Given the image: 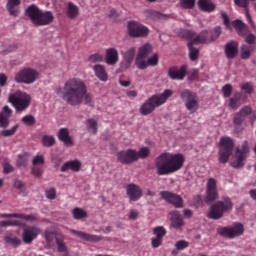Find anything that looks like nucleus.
Here are the masks:
<instances>
[{
  "label": "nucleus",
  "instance_id": "6",
  "mask_svg": "<svg viewBox=\"0 0 256 256\" xmlns=\"http://www.w3.org/2000/svg\"><path fill=\"white\" fill-rule=\"evenodd\" d=\"M233 208V203L229 198L222 201L216 202L210 208V213H208V218L218 220L223 217L224 213L229 212Z\"/></svg>",
  "mask_w": 256,
  "mask_h": 256
},
{
  "label": "nucleus",
  "instance_id": "48",
  "mask_svg": "<svg viewBox=\"0 0 256 256\" xmlns=\"http://www.w3.org/2000/svg\"><path fill=\"white\" fill-rule=\"evenodd\" d=\"M206 191H217V182L215 179H208V183L206 184Z\"/></svg>",
  "mask_w": 256,
  "mask_h": 256
},
{
  "label": "nucleus",
  "instance_id": "2",
  "mask_svg": "<svg viewBox=\"0 0 256 256\" xmlns=\"http://www.w3.org/2000/svg\"><path fill=\"white\" fill-rule=\"evenodd\" d=\"M185 162V158L181 154L164 153L156 160L157 173L159 175H169L180 170Z\"/></svg>",
  "mask_w": 256,
  "mask_h": 256
},
{
  "label": "nucleus",
  "instance_id": "16",
  "mask_svg": "<svg viewBox=\"0 0 256 256\" xmlns=\"http://www.w3.org/2000/svg\"><path fill=\"white\" fill-rule=\"evenodd\" d=\"M40 233L41 229L39 227L27 226L23 229L22 239L26 244H31Z\"/></svg>",
  "mask_w": 256,
  "mask_h": 256
},
{
  "label": "nucleus",
  "instance_id": "61",
  "mask_svg": "<svg viewBox=\"0 0 256 256\" xmlns=\"http://www.w3.org/2000/svg\"><path fill=\"white\" fill-rule=\"evenodd\" d=\"M234 4L241 8H246L248 6V0H234Z\"/></svg>",
  "mask_w": 256,
  "mask_h": 256
},
{
  "label": "nucleus",
  "instance_id": "39",
  "mask_svg": "<svg viewBox=\"0 0 256 256\" xmlns=\"http://www.w3.org/2000/svg\"><path fill=\"white\" fill-rule=\"evenodd\" d=\"M247 33H248V28L246 27L245 32H243V34H241V36H244L245 43H247L248 45L255 44V42H256L255 34H247Z\"/></svg>",
  "mask_w": 256,
  "mask_h": 256
},
{
  "label": "nucleus",
  "instance_id": "19",
  "mask_svg": "<svg viewBox=\"0 0 256 256\" xmlns=\"http://www.w3.org/2000/svg\"><path fill=\"white\" fill-rule=\"evenodd\" d=\"M127 196L131 201H138L143 196V190L136 184H130L126 187Z\"/></svg>",
  "mask_w": 256,
  "mask_h": 256
},
{
  "label": "nucleus",
  "instance_id": "33",
  "mask_svg": "<svg viewBox=\"0 0 256 256\" xmlns=\"http://www.w3.org/2000/svg\"><path fill=\"white\" fill-rule=\"evenodd\" d=\"M152 51H153V46H151V44H148V43L142 44V46L138 47L136 56L148 58V56L152 53Z\"/></svg>",
  "mask_w": 256,
  "mask_h": 256
},
{
  "label": "nucleus",
  "instance_id": "4",
  "mask_svg": "<svg viewBox=\"0 0 256 256\" xmlns=\"http://www.w3.org/2000/svg\"><path fill=\"white\" fill-rule=\"evenodd\" d=\"M172 95L173 92L171 90H166L160 95L153 96L141 106L140 113L144 116L151 114L156 107L165 104Z\"/></svg>",
  "mask_w": 256,
  "mask_h": 256
},
{
  "label": "nucleus",
  "instance_id": "52",
  "mask_svg": "<svg viewBox=\"0 0 256 256\" xmlns=\"http://www.w3.org/2000/svg\"><path fill=\"white\" fill-rule=\"evenodd\" d=\"M145 15L146 17L151 18L153 20L162 17V14H159V12H154V10H146Z\"/></svg>",
  "mask_w": 256,
  "mask_h": 256
},
{
  "label": "nucleus",
  "instance_id": "50",
  "mask_svg": "<svg viewBox=\"0 0 256 256\" xmlns=\"http://www.w3.org/2000/svg\"><path fill=\"white\" fill-rule=\"evenodd\" d=\"M218 197L217 191H206V201L212 202L218 199Z\"/></svg>",
  "mask_w": 256,
  "mask_h": 256
},
{
  "label": "nucleus",
  "instance_id": "51",
  "mask_svg": "<svg viewBox=\"0 0 256 256\" xmlns=\"http://www.w3.org/2000/svg\"><path fill=\"white\" fill-rule=\"evenodd\" d=\"M154 234L156 235V238L162 239L166 235V230L164 227H157L154 229Z\"/></svg>",
  "mask_w": 256,
  "mask_h": 256
},
{
  "label": "nucleus",
  "instance_id": "35",
  "mask_svg": "<svg viewBox=\"0 0 256 256\" xmlns=\"http://www.w3.org/2000/svg\"><path fill=\"white\" fill-rule=\"evenodd\" d=\"M20 0H8L7 9L12 16H17L19 13Z\"/></svg>",
  "mask_w": 256,
  "mask_h": 256
},
{
  "label": "nucleus",
  "instance_id": "20",
  "mask_svg": "<svg viewBox=\"0 0 256 256\" xmlns=\"http://www.w3.org/2000/svg\"><path fill=\"white\" fill-rule=\"evenodd\" d=\"M169 218H170V227L174 229L181 230L185 225V222L183 221L181 214L178 211L170 212Z\"/></svg>",
  "mask_w": 256,
  "mask_h": 256
},
{
  "label": "nucleus",
  "instance_id": "23",
  "mask_svg": "<svg viewBox=\"0 0 256 256\" xmlns=\"http://www.w3.org/2000/svg\"><path fill=\"white\" fill-rule=\"evenodd\" d=\"M168 76L172 80H183L186 76V67L182 66V68H170L168 71Z\"/></svg>",
  "mask_w": 256,
  "mask_h": 256
},
{
  "label": "nucleus",
  "instance_id": "36",
  "mask_svg": "<svg viewBox=\"0 0 256 256\" xmlns=\"http://www.w3.org/2000/svg\"><path fill=\"white\" fill-rule=\"evenodd\" d=\"M60 235H62V234L59 233L58 230L54 227L47 228V230L45 232V238L49 244H51L54 241V238L56 240V238Z\"/></svg>",
  "mask_w": 256,
  "mask_h": 256
},
{
  "label": "nucleus",
  "instance_id": "12",
  "mask_svg": "<svg viewBox=\"0 0 256 256\" xmlns=\"http://www.w3.org/2000/svg\"><path fill=\"white\" fill-rule=\"evenodd\" d=\"M38 77L39 74L35 70L25 68L15 75V81L17 83L32 84L37 80Z\"/></svg>",
  "mask_w": 256,
  "mask_h": 256
},
{
  "label": "nucleus",
  "instance_id": "29",
  "mask_svg": "<svg viewBox=\"0 0 256 256\" xmlns=\"http://www.w3.org/2000/svg\"><path fill=\"white\" fill-rule=\"evenodd\" d=\"M81 169V162L78 160H74V161H69L66 162L62 167H61V171L62 172H66L68 170H72L74 172H78Z\"/></svg>",
  "mask_w": 256,
  "mask_h": 256
},
{
  "label": "nucleus",
  "instance_id": "27",
  "mask_svg": "<svg viewBox=\"0 0 256 256\" xmlns=\"http://www.w3.org/2000/svg\"><path fill=\"white\" fill-rule=\"evenodd\" d=\"M12 115V110L5 106L3 112L0 114V127L6 128L9 126V118Z\"/></svg>",
  "mask_w": 256,
  "mask_h": 256
},
{
  "label": "nucleus",
  "instance_id": "30",
  "mask_svg": "<svg viewBox=\"0 0 256 256\" xmlns=\"http://www.w3.org/2000/svg\"><path fill=\"white\" fill-rule=\"evenodd\" d=\"M135 56H137V50L135 46H131L126 52L123 53L124 61L128 64V67L134 61Z\"/></svg>",
  "mask_w": 256,
  "mask_h": 256
},
{
  "label": "nucleus",
  "instance_id": "49",
  "mask_svg": "<svg viewBox=\"0 0 256 256\" xmlns=\"http://www.w3.org/2000/svg\"><path fill=\"white\" fill-rule=\"evenodd\" d=\"M44 163H45V160L42 155H37L32 160V164L35 167L42 166V165H44Z\"/></svg>",
  "mask_w": 256,
  "mask_h": 256
},
{
  "label": "nucleus",
  "instance_id": "54",
  "mask_svg": "<svg viewBox=\"0 0 256 256\" xmlns=\"http://www.w3.org/2000/svg\"><path fill=\"white\" fill-rule=\"evenodd\" d=\"M174 246H176V249H178V250H184L189 247V243L185 240H180V241L176 242V244Z\"/></svg>",
  "mask_w": 256,
  "mask_h": 256
},
{
  "label": "nucleus",
  "instance_id": "43",
  "mask_svg": "<svg viewBox=\"0 0 256 256\" xmlns=\"http://www.w3.org/2000/svg\"><path fill=\"white\" fill-rule=\"evenodd\" d=\"M150 155V149L147 147H143L139 152L136 151L137 160L145 159Z\"/></svg>",
  "mask_w": 256,
  "mask_h": 256
},
{
  "label": "nucleus",
  "instance_id": "22",
  "mask_svg": "<svg viewBox=\"0 0 256 256\" xmlns=\"http://www.w3.org/2000/svg\"><path fill=\"white\" fill-rule=\"evenodd\" d=\"M59 140H61L66 147H72L74 145V141L70 132L67 128H62L59 130L57 134Z\"/></svg>",
  "mask_w": 256,
  "mask_h": 256
},
{
  "label": "nucleus",
  "instance_id": "37",
  "mask_svg": "<svg viewBox=\"0 0 256 256\" xmlns=\"http://www.w3.org/2000/svg\"><path fill=\"white\" fill-rule=\"evenodd\" d=\"M242 104V95L240 93H236L232 98H230V102H228V107L232 109H237Z\"/></svg>",
  "mask_w": 256,
  "mask_h": 256
},
{
  "label": "nucleus",
  "instance_id": "34",
  "mask_svg": "<svg viewBox=\"0 0 256 256\" xmlns=\"http://www.w3.org/2000/svg\"><path fill=\"white\" fill-rule=\"evenodd\" d=\"M198 7L204 12H213L216 8L211 0H198Z\"/></svg>",
  "mask_w": 256,
  "mask_h": 256
},
{
  "label": "nucleus",
  "instance_id": "40",
  "mask_svg": "<svg viewBox=\"0 0 256 256\" xmlns=\"http://www.w3.org/2000/svg\"><path fill=\"white\" fill-rule=\"evenodd\" d=\"M88 131L92 134H96L98 131V124L94 119H88L86 121Z\"/></svg>",
  "mask_w": 256,
  "mask_h": 256
},
{
  "label": "nucleus",
  "instance_id": "32",
  "mask_svg": "<svg viewBox=\"0 0 256 256\" xmlns=\"http://www.w3.org/2000/svg\"><path fill=\"white\" fill-rule=\"evenodd\" d=\"M250 113H251L250 107H244L243 109H241L239 113L234 116V120H233L234 124L240 125L243 122L244 118Z\"/></svg>",
  "mask_w": 256,
  "mask_h": 256
},
{
  "label": "nucleus",
  "instance_id": "45",
  "mask_svg": "<svg viewBox=\"0 0 256 256\" xmlns=\"http://www.w3.org/2000/svg\"><path fill=\"white\" fill-rule=\"evenodd\" d=\"M190 42H188V49H190V60L195 61L199 57V50L197 48H193Z\"/></svg>",
  "mask_w": 256,
  "mask_h": 256
},
{
  "label": "nucleus",
  "instance_id": "31",
  "mask_svg": "<svg viewBox=\"0 0 256 256\" xmlns=\"http://www.w3.org/2000/svg\"><path fill=\"white\" fill-rule=\"evenodd\" d=\"M96 77L103 81L106 82L108 80V74L106 72V69L103 65H95L93 68Z\"/></svg>",
  "mask_w": 256,
  "mask_h": 256
},
{
  "label": "nucleus",
  "instance_id": "42",
  "mask_svg": "<svg viewBox=\"0 0 256 256\" xmlns=\"http://www.w3.org/2000/svg\"><path fill=\"white\" fill-rule=\"evenodd\" d=\"M5 242L8 244V245H11L13 247H17L21 244V240L18 239L17 237H13V236H6L5 237Z\"/></svg>",
  "mask_w": 256,
  "mask_h": 256
},
{
  "label": "nucleus",
  "instance_id": "57",
  "mask_svg": "<svg viewBox=\"0 0 256 256\" xmlns=\"http://www.w3.org/2000/svg\"><path fill=\"white\" fill-rule=\"evenodd\" d=\"M103 59H104V58H103L102 55H100V54H94V55L90 56L89 61H90L91 63H97V62H102Z\"/></svg>",
  "mask_w": 256,
  "mask_h": 256
},
{
  "label": "nucleus",
  "instance_id": "18",
  "mask_svg": "<svg viewBox=\"0 0 256 256\" xmlns=\"http://www.w3.org/2000/svg\"><path fill=\"white\" fill-rule=\"evenodd\" d=\"M117 158L120 162L124 164H129L137 161L136 151L133 149H129L127 151H122L117 154Z\"/></svg>",
  "mask_w": 256,
  "mask_h": 256
},
{
  "label": "nucleus",
  "instance_id": "28",
  "mask_svg": "<svg viewBox=\"0 0 256 256\" xmlns=\"http://www.w3.org/2000/svg\"><path fill=\"white\" fill-rule=\"evenodd\" d=\"M70 232L72 234H74L75 236H77L78 238L84 240V241L98 242L100 240L97 236L90 235V234H87L85 232L76 231V230H73V229H71Z\"/></svg>",
  "mask_w": 256,
  "mask_h": 256
},
{
  "label": "nucleus",
  "instance_id": "13",
  "mask_svg": "<svg viewBox=\"0 0 256 256\" xmlns=\"http://www.w3.org/2000/svg\"><path fill=\"white\" fill-rule=\"evenodd\" d=\"M245 231L244 225L241 223H234L230 227H222L218 230V234L228 237L230 239L241 236Z\"/></svg>",
  "mask_w": 256,
  "mask_h": 256
},
{
  "label": "nucleus",
  "instance_id": "56",
  "mask_svg": "<svg viewBox=\"0 0 256 256\" xmlns=\"http://www.w3.org/2000/svg\"><path fill=\"white\" fill-rule=\"evenodd\" d=\"M221 33H222L221 26H216V28H214V32L212 34V38L210 41L218 39L220 37Z\"/></svg>",
  "mask_w": 256,
  "mask_h": 256
},
{
  "label": "nucleus",
  "instance_id": "41",
  "mask_svg": "<svg viewBox=\"0 0 256 256\" xmlns=\"http://www.w3.org/2000/svg\"><path fill=\"white\" fill-rule=\"evenodd\" d=\"M73 217L77 220L87 217V212L81 208H75L72 210Z\"/></svg>",
  "mask_w": 256,
  "mask_h": 256
},
{
  "label": "nucleus",
  "instance_id": "53",
  "mask_svg": "<svg viewBox=\"0 0 256 256\" xmlns=\"http://www.w3.org/2000/svg\"><path fill=\"white\" fill-rule=\"evenodd\" d=\"M22 122L27 126H31L35 123V118L31 115H27L22 118Z\"/></svg>",
  "mask_w": 256,
  "mask_h": 256
},
{
  "label": "nucleus",
  "instance_id": "14",
  "mask_svg": "<svg viewBox=\"0 0 256 256\" xmlns=\"http://www.w3.org/2000/svg\"><path fill=\"white\" fill-rule=\"evenodd\" d=\"M159 63V56L154 54L150 58L136 55L135 65L139 70H146L148 67H155Z\"/></svg>",
  "mask_w": 256,
  "mask_h": 256
},
{
  "label": "nucleus",
  "instance_id": "64",
  "mask_svg": "<svg viewBox=\"0 0 256 256\" xmlns=\"http://www.w3.org/2000/svg\"><path fill=\"white\" fill-rule=\"evenodd\" d=\"M162 240H163V239L158 238V237L153 238V239H152V246H153L154 248L159 247V246L162 244Z\"/></svg>",
  "mask_w": 256,
  "mask_h": 256
},
{
  "label": "nucleus",
  "instance_id": "11",
  "mask_svg": "<svg viewBox=\"0 0 256 256\" xmlns=\"http://www.w3.org/2000/svg\"><path fill=\"white\" fill-rule=\"evenodd\" d=\"M128 34L133 38H145L149 35V28L140 24V22H128L127 24Z\"/></svg>",
  "mask_w": 256,
  "mask_h": 256
},
{
  "label": "nucleus",
  "instance_id": "15",
  "mask_svg": "<svg viewBox=\"0 0 256 256\" xmlns=\"http://www.w3.org/2000/svg\"><path fill=\"white\" fill-rule=\"evenodd\" d=\"M222 21L224 22V26L228 29L235 28L237 33L239 35H243L247 31V26L244 24V22H241V20H234L233 22H230L229 16L226 14V12H222Z\"/></svg>",
  "mask_w": 256,
  "mask_h": 256
},
{
  "label": "nucleus",
  "instance_id": "60",
  "mask_svg": "<svg viewBox=\"0 0 256 256\" xmlns=\"http://www.w3.org/2000/svg\"><path fill=\"white\" fill-rule=\"evenodd\" d=\"M222 93H224V97H229L232 93L231 85L224 86V88H222Z\"/></svg>",
  "mask_w": 256,
  "mask_h": 256
},
{
  "label": "nucleus",
  "instance_id": "8",
  "mask_svg": "<svg viewBox=\"0 0 256 256\" xmlns=\"http://www.w3.org/2000/svg\"><path fill=\"white\" fill-rule=\"evenodd\" d=\"M234 142L230 137L220 138V152L218 153V160L220 163L225 164L228 162L229 157L232 155Z\"/></svg>",
  "mask_w": 256,
  "mask_h": 256
},
{
  "label": "nucleus",
  "instance_id": "10",
  "mask_svg": "<svg viewBox=\"0 0 256 256\" xmlns=\"http://www.w3.org/2000/svg\"><path fill=\"white\" fill-rule=\"evenodd\" d=\"M182 37L190 41L192 45H199L210 42L207 30H202L200 34H196V32H193V30H182Z\"/></svg>",
  "mask_w": 256,
  "mask_h": 256
},
{
  "label": "nucleus",
  "instance_id": "46",
  "mask_svg": "<svg viewBox=\"0 0 256 256\" xmlns=\"http://www.w3.org/2000/svg\"><path fill=\"white\" fill-rule=\"evenodd\" d=\"M56 140L53 136L46 135L42 138V143L46 147H51L55 144Z\"/></svg>",
  "mask_w": 256,
  "mask_h": 256
},
{
  "label": "nucleus",
  "instance_id": "26",
  "mask_svg": "<svg viewBox=\"0 0 256 256\" xmlns=\"http://www.w3.org/2000/svg\"><path fill=\"white\" fill-rule=\"evenodd\" d=\"M65 238L63 234H60L59 236L56 237V245H57V251L59 253H62L63 256H68L69 255V249L64 242Z\"/></svg>",
  "mask_w": 256,
  "mask_h": 256
},
{
  "label": "nucleus",
  "instance_id": "25",
  "mask_svg": "<svg viewBox=\"0 0 256 256\" xmlns=\"http://www.w3.org/2000/svg\"><path fill=\"white\" fill-rule=\"evenodd\" d=\"M253 52H254L253 46H250L249 44H241L239 48V57L242 60H248L250 59Z\"/></svg>",
  "mask_w": 256,
  "mask_h": 256
},
{
  "label": "nucleus",
  "instance_id": "58",
  "mask_svg": "<svg viewBox=\"0 0 256 256\" xmlns=\"http://www.w3.org/2000/svg\"><path fill=\"white\" fill-rule=\"evenodd\" d=\"M27 162H28V157H27V155H20V156H19V159H18V161H17V164H18L19 166H25V165L27 164Z\"/></svg>",
  "mask_w": 256,
  "mask_h": 256
},
{
  "label": "nucleus",
  "instance_id": "7",
  "mask_svg": "<svg viewBox=\"0 0 256 256\" xmlns=\"http://www.w3.org/2000/svg\"><path fill=\"white\" fill-rule=\"evenodd\" d=\"M250 151L248 142L244 141L235 149V153L232 155L231 165L233 168L239 169L244 166V161Z\"/></svg>",
  "mask_w": 256,
  "mask_h": 256
},
{
  "label": "nucleus",
  "instance_id": "38",
  "mask_svg": "<svg viewBox=\"0 0 256 256\" xmlns=\"http://www.w3.org/2000/svg\"><path fill=\"white\" fill-rule=\"evenodd\" d=\"M78 15H79L78 6H75V4H72V2H69L68 8H67V16L70 19H75Z\"/></svg>",
  "mask_w": 256,
  "mask_h": 256
},
{
  "label": "nucleus",
  "instance_id": "5",
  "mask_svg": "<svg viewBox=\"0 0 256 256\" xmlns=\"http://www.w3.org/2000/svg\"><path fill=\"white\" fill-rule=\"evenodd\" d=\"M8 100L18 112L25 111L31 104V96L21 91L10 94Z\"/></svg>",
  "mask_w": 256,
  "mask_h": 256
},
{
  "label": "nucleus",
  "instance_id": "9",
  "mask_svg": "<svg viewBox=\"0 0 256 256\" xmlns=\"http://www.w3.org/2000/svg\"><path fill=\"white\" fill-rule=\"evenodd\" d=\"M180 98L184 101V106H186L188 112L195 113L199 110V99L196 93L184 90L180 93Z\"/></svg>",
  "mask_w": 256,
  "mask_h": 256
},
{
  "label": "nucleus",
  "instance_id": "59",
  "mask_svg": "<svg viewBox=\"0 0 256 256\" xmlns=\"http://www.w3.org/2000/svg\"><path fill=\"white\" fill-rule=\"evenodd\" d=\"M14 49V46H7V44H5L4 46H0V53L6 54L13 51Z\"/></svg>",
  "mask_w": 256,
  "mask_h": 256
},
{
  "label": "nucleus",
  "instance_id": "47",
  "mask_svg": "<svg viewBox=\"0 0 256 256\" xmlns=\"http://www.w3.org/2000/svg\"><path fill=\"white\" fill-rule=\"evenodd\" d=\"M196 0H180V6L184 9H192L195 6Z\"/></svg>",
  "mask_w": 256,
  "mask_h": 256
},
{
  "label": "nucleus",
  "instance_id": "1",
  "mask_svg": "<svg viewBox=\"0 0 256 256\" xmlns=\"http://www.w3.org/2000/svg\"><path fill=\"white\" fill-rule=\"evenodd\" d=\"M63 99L72 106H77L85 102L91 104L92 96L87 92L85 82L78 78H72L66 81L64 85Z\"/></svg>",
  "mask_w": 256,
  "mask_h": 256
},
{
  "label": "nucleus",
  "instance_id": "3",
  "mask_svg": "<svg viewBox=\"0 0 256 256\" xmlns=\"http://www.w3.org/2000/svg\"><path fill=\"white\" fill-rule=\"evenodd\" d=\"M25 15L31 23L35 26H47L54 21V15L52 12L47 10L46 12H43L36 4H31V6H28L25 10Z\"/></svg>",
  "mask_w": 256,
  "mask_h": 256
},
{
  "label": "nucleus",
  "instance_id": "44",
  "mask_svg": "<svg viewBox=\"0 0 256 256\" xmlns=\"http://www.w3.org/2000/svg\"><path fill=\"white\" fill-rule=\"evenodd\" d=\"M19 129V125L16 124L14 127H12L11 129H7V130H3L0 135L3 137H11L13 136L17 130Z\"/></svg>",
  "mask_w": 256,
  "mask_h": 256
},
{
  "label": "nucleus",
  "instance_id": "63",
  "mask_svg": "<svg viewBox=\"0 0 256 256\" xmlns=\"http://www.w3.org/2000/svg\"><path fill=\"white\" fill-rule=\"evenodd\" d=\"M46 197L51 200L55 199L56 191L54 189H49L48 191H46Z\"/></svg>",
  "mask_w": 256,
  "mask_h": 256
},
{
  "label": "nucleus",
  "instance_id": "62",
  "mask_svg": "<svg viewBox=\"0 0 256 256\" xmlns=\"http://www.w3.org/2000/svg\"><path fill=\"white\" fill-rule=\"evenodd\" d=\"M241 90H243L245 93L250 94L253 90L252 85L249 83L241 85Z\"/></svg>",
  "mask_w": 256,
  "mask_h": 256
},
{
  "label": "nucleus",
  "instance_id": "24",
  "mask_svg": "<svg viewBox=\"0 0 256 256\" xmlns=\"http://www.w3.org/2000/svg\"><path fill=\"white\" fill-rule=\"evenodd\" d=\"M224 53H226V58L234 59L238 54V42H230L226 44Z\"/></svg>",
  "mask_w": 256,
  "mask_h": 256
},
{
  "label": "nucleus",
  "instance_id": "17",
  "mask_svg": "<svg viewBox=\"0 0 256 256\" xmlns=\"http://www.w3.org/2000/svg\"><path fill=\"white\" fill-rule=\"evenodd\" d=\"M161 197L166 200V202L171 203L176 208L183 207V200L179 195L171 193L169 191H162L160 192Z\"/></svg>",
  "mask_w": 256,
  "mask_h": 256
},
{
  "label": "nucleus",
  "instance_id": "21",
  "mask_svg": "<svg viewBox=\"0 0 256 256\" xmlns=\"http://www.w3.org/2000/svg\"><path fill=\"white\" fill-rule=\"evenodd\" d=\"M105 62L109 66H114L119 62V52L117 48H107Z\"/></svg>",
  "mask_w": 256,
  "mask_h": 256
},
{
  "label": "nucleus",
  "instance_id": "55",
  "mask_svg": "<svg viewBox=\"0 0 256 256\" xmlns=\"http://www.w3.org/2000/svg\"><path fill=\"white\" fill-rule=\"evenodd\" d=\"M31 173L33 176L40 178L42 176L43 170L38 166H33L31 169Z\"/></svg>",
  "mask_w": 256,
  "mask_h": 256
}]
</instances>
